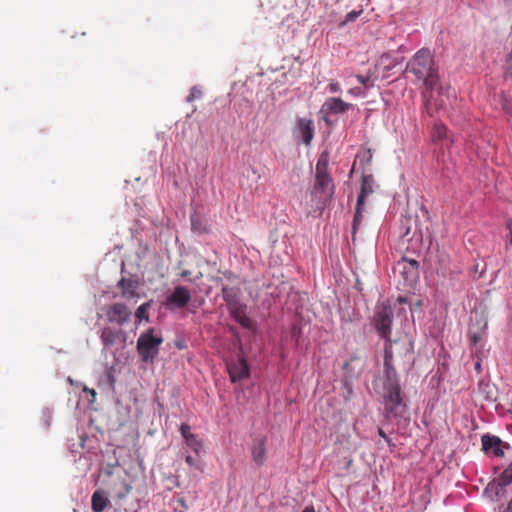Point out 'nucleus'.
I'll use <instances>...</instances> for the list:
<instances>
[{
    "label": "nucleus",
    "instance_id": "obj_1",
    "mask_svg": "<svg viewBox=\"0 0 512 512\" xmlns=\"http://www.w3.org/2000/svg\"><path fill=\"white\" fill-rule=\"evenodd\" d=\"M406 71L412 73L416 81L421 82L424 88L422 95L425 99L427 112L432 115L443 104L433 100V91L441 90L439 87L438 70L433 61L429 49H420L414 57L408 62Z\"/></svg>",
    "mask_w": 512,
    "mask_h": 512
},
{
    "label": "nucleus",
    "instance_id": "obj_2",
    "mask_svg": "<svg viewBox=\"0 0 512 512\" xmlns=\"http://www.w3.org/2000/svg\"><path fill=\"white\" fill-rule=\"evenodd\" d=\"M384 416L388 421L402 418L406 413V404L401 395V388L394 368V349L389 342L384 347Z\"/></svg>",
    "mask_w": 512,
    "mask_h": 512
},
{
    "label": "nucleus",
    "instance_id": "obj_3",
    "mask_svg": "<svg viewBox=\"0 0 512 512\" xmlns=\"http://www.w3.org/2000/svg\"><path fill=\"white\" fill-rule=\"evenodd\" d=\"M328 165L329 155L327 152H323L316 164L315 182L311 190V201L315 210L322 211L334 195L335 185L328 172Z\"/></svg>",
    "mask_w": 512,
    "mask_h": 512
},
{
    "label": "nucleus",
    "instance_id": "obj_4",
    "mask_svg": "<svg viewBox=\"0 0 512 512\" xmlns=\"http://www.w3.org/2000/svg\"><path fill=\"white\" fill-rule=\"evenodd\" d=\"M154 329L150 328L142 333L137 340V352L143 362L153 361L159 353L163 342L161 336H155Z\"/></svg>",
    "mask_w": 512,
    "mask_h": 512
},
{
    "label": "nucleus",
    "instance_id": "obj_5",
    "mask_svg": "<svg viewBox=\"0 0 512 512\" xmlns=\"http://www.w3.org/2000/svg\"><path fill=\"white\" fill-rule=\"evenodd\" d=\"M373 182H374V179H373L372 175H363L362 176L361 190H360V193H359V196L357 199L355 215H354L353 224H352L353 236L355 235L358 226L361 224L366 197L368 195H370L371 193H373V187H372Z\"/></svg>",
    "mask_w": 512,
    "mask_h": 512
},
{
    "label": "nucleus",
    "instance_id": "obj_6",
    "mask_svg": "<svg viewBox=\"0 0 512 512\" xmlns=\"http://www.w3.org/2000/svg\"><path fill=\"white\" fill-rule=\"evenodd\" d=\"M393 320V311L389 306L378 307L374 315V326L379 335L386 340L389 345L391 325Z\"/></svg>",
    "mask_w": 512,
    "mask_h": 512
},
{
    "label": "nucleus",
    "instance_id": "obj_7",
    "mask_svg": "<svg viewBox=\"0 0 512 512\" xmlns=\"http://www.w3.org/2000/svg\"><path fill=\"white\" fill-rule=\"evenodd\" d=\"M105 317L109 323L123 326L130 321L131 311L123 303H113L103 308Z\"/></svg>",
    "mask_w": 512,
    "mask_h": 512
},
{
    "label": "nucleus",
    "instance_id": "obj_8",
    "mask_svg": "<svg viewBox=\"0 0 512 512\" xmlns=\"http://www.w3.org/2000/svg\"><path fill=\"white\" fill-rule=\"evenodd\" d=\"M418 269L419 263L416 260L408 259L407 257H402L399 261H397L394 267V271L398 272L402 278L410 285L418 278Z\"/></svg>",
    "mask_w": 512,
    "mask_h": 512
},
{
    "label": "nucleus",
    "instance_id": "obj_9",
    "mask_svg": "<svg viewBox=\"0 0 512 512\" xmlns=\"http://www.w3.org/2000/svg\"><path fill=\"white\" fill-rule=\"evenodd\" d=\"M191 300V293L185 286H176L173 292L166 298V306L169 308H184Z\"/></svg>",
    "mask_w": 512,
    "mask_h": 512
},
{
    "label": "nucleus",
    "instance_id": "obj_10",
    "mask_svg": "<svg viewBox=\"0 0 512 512\" xmlns=\"http://www.w3.org/2000/svg\"><path fill=\"white\" fill-rule=\"evenodd\" d=\"M314 122L308 118H298L294 134L302 140V142L309 146L314 137Z\"/></svg>",
    "mask_w": 512,
    "mask_h": 512
},
{
    "label": "nucleus",
    "instance_id": "obj_11",
    "mask_svg": "<svg viewBox=\"0 0 512 512\" xmlns=\"http://www.w3.org/2000/svg\"><path fill=\"white\" fill-rule=\"evenodd\" d=\"M482 447L485 452H492L495 456L501 457L504 455V448H509L508 444H505L497 436L483 435L482 436Z\"/></svg>",
    "mask_w": 512,
    "mask_h": 512
},
{
    "label": "nucleus",
    "instance_id": "obj_12",
    "mask_svg": "<svg viewBox=\"0 0 512 512\" xmlns=\"http://www.w3.org/2000/svg\"><path fill=\"white\" fill-rule=\"evenodd\" d=\"M403 225L405 226V232L402 233L403 238H407V240L416 239L421 242L423 239V228L419 223L418 217L412 219L411 217L406 218L403 221Z\"/></svg>",
    "mask_w": 512,
    "mask_h": 512
},
{
    "label": "nucleus",
    "instance_id": "obj_13",
    "mask_svg": "<svg viewBox=\"0 0 512 512\" xmlns=\"http://www.w3.org/2000/svg\"><path fill=\"white\" fill-rule=\"evenodd\" d=\"M266 442L267 438L265 436H258L253 439L251 455L257 466H262L266 461Z\"/></svg>",
    "mask_w": 512,
    "mask_h": 512
},
{
    "label": "nucleus",
    "instance_id": "obj_14",
    "mask_svg": "<svg viewBox=\"0 0 512 512\" xmlns=\"http://www.w3.org/2000/svg\"><path fill=\"white\" fill-rule=\"evenodd\" d=\"M232 382H237L249 376V368L245 359L240 358L227 364Z\"/></svg>",
    "mask_w": 512,
    "mask_h": 512
},
{
    "label": "nucleus",
    "instance_id": "obj_15",
    "mask_svg": "<svg viewBox=\"0 0 512 512\" xmlns=\"http://www.w3.org/2000/svg\"><path fill=\"white\" fill-rule=\"evenodd\" d=\"M351 107V104L344 102L340 98L332 97L328 98L325 103L323 104L322 110L326 114H339V113H345L349 108Z\"/></svg>",
    "mask_w": 512,
    "mask_h": 512
},
{
    "label": "nucleus",
    "instance_id": "obj_16",
    "mask_svg": "<svg viewBox=\"0 0 512 512\" xmlns=\"http://www.w3.org/2000/svg\"><path fill=\"white\" fill-rule=\"evenodd\" d=\"M125 337L126 335L121 329L112 327H104L100 334V340L105 348L111 347L119 338H122L124 341Z\"/></svg>",
    "mask_w": 512,
    "mask_h": 512
},
{
    "label": "nucleus",
    "instance_id": "obj_17",
    "mask_svg": "<svg viewBox=\"0 0 512 512\" xmlns=\"http://www.w3.org/2000/svg\"><path fill=\"white\" fill-rule=\"evenodd\" d=\"M343 369L345 370L346 377H358L364 369V360L359 356H351L350 359L344 363Z\"/></svg>",
    "mask_w": 512,
    "mask_h": 512
},
{
    "label": "nucleus",
    "instance_id": "obj_18",
    "mask_svg": "<svg viewBox=\"0 0 512 512\" xmlns=\"http://www.w3.org/2000/svg\"><path fill=\"white\" fill-rule=\"evenodd\" d=\"M117 286L121 289V297L126 300H130L137 296L136 291L138 284L136 281L123 277L119 280Z\"/></svg>",
    "mask_w": 512,
    "mask_h": 512
},
{
    "label": "nucleus",
    "instance_id": "obj_19",
    "mask_svg": "<svg viewBox=\"0 0 512 512\" xmlns=\"http://www.w3.org/2000/svg\"><path fill=\"white\" fill-rule=\"evenodd\" d=\"M390 343L394 349V358H404L410 356L412 351V344L407 339H397L394 341L390 339Z\"/></svg>",
    "mask_w": 512,
    "mask_h": 512
},
{
    "label": "nucleus",
    "instance_id": "obj_20",
    "mask_svg": "<svg viewBox=\"0 0 512 512\" xmlns=\"http://www.w3.org/2000/svg\"><path fill=\"white\" fill-rule=\"evenodd\" d=\"M110 503L105 492L102 490H96L91 497V509L93 512H102L106 509Z\"/></svg>",
    "mask_w": 512,
    "mask_h": 512
},
{
    "label": "nucleus",
    "instance_id": "obj_21",
    "mask_svg": "<svg viewBox=\"0 0 512 512\" xmlns=\"http://www.w3.org/2000/svg\"><path fill=\"white\" fill-rule=\"evenodd\" d=\"M512 483V463L502 472L498 478L497 484H489L488 489H496V494H499L498 488L503 489Z\"/></svg>",
    "mask_w": 512,
    "mask_h": 512
},
{
    "label": "nucleus",
    "instance_id": "obj_22",
    "mask_svg": "<svg viewBox=\"0 0 512 512\" xmlns=\"http://www.w3.org/2000/svg\"><path fill=\"white\" fill-rule=\"evenodd\" d=\"M151 308V302H145L143 304H141L136 312H135V317L137 318L138 321H149V310Z\"/></svg>",
    "mask_w": 512,
    "mask_h": 512
},
{
    "label": "nucleus",
    "instance_id": "obj_23",
    "mask_svg": "<svg viewBox=\"0 0 512 512\" xmlns=\"http://www.w3.org/2000/svg\"><path fill=\"white\" fill-rule=\"evenodd\" d=\"M186 445L191 448L196 454H199L202 449V441L196 434L189 435L185 440Z\"/></svg>",
    "mask_w": 512,
    "mask_h": 512
},
{
    "label": "nucleus",
    "instance_id": "obj_24",
    "mask_svg": "<svg viewBox=\"0 0 512 512\" xmlns=\"http://www.w3.org/2000/svg\"><path fill=\"white\" fill-rule=\"evenodd\" d=\"M397 64L398 62L395 59H392L389 53L383 54L379 60V65L382 66L385 70H391Z\"/></svg>",
    "mask_w": 512,
    "mask_h": 512
},
{
    "label": "nucleus",
    "instance_id": "obj_25",
    "mask_svg": "<svg viewBox=\"0 0 512 512\" xmlns=\"http://www.w3.org/2000/svg\"><path fill=\"white\" fill-rule=\"evenodd\" d=\"M234 319L243 327L245 328H251L253 325V321L246 316L243 312L235 311L234 312Z\"/></svg>",
    "mask_w": 512,
    "mask_h": 512
},
{
    "label": "nucleus",
    "instance_id": "obj_26",
    "mask_svg": "<svg viewBox=\"0 0 512 512\" xmlns=\"http://www.w3.org/2000/svg\"><path fill=\"white\" fill-rule=\"evenodd\" d=\"M132 486L127 481L121 482V489L116 493V498L118 500H123L128 496V494L131 492Z\"/></svg>",
    "mask_w": 512,
    "mask_h": 512
},
{
    "label": "nucleus",
    "instance_id": "obj_27",
    "mask_svg": "<svg viewBox=\"0 0 512 512\" xmlns=\"http://www.w3.org/2000/svg\"><path fill=\"white\" fill-rule=\"evenodd\" d=\"M447 137V128L444 125H434L433 128V138L437 140H442Z\"/></svg>",
    "mask_w": 512,
    "mask_h": 512
},
{
    "label": "nucleus",
    "instance_id": "obj_28",
    "mask_svg": "<svg viewBox=\"0 0 512 512\" xmlns=\"http://www.w3.org/2000/svg\"><path fill=\"white\" fill-rule=\"evenodd\" d=\"M502 109L508 114L512 116V100L502 96L501 98Z\"/></svg>",
    "mask_w": 512,
    "mask_h": 512
},
{
    "label": "nucleus",
    "instance_id": "obj_29",
    "mask_svg": "<svg viewBox=\"0 0 512 512\" xmlns=\"http://www.w3.org/2000/svg\"><path fill=\"white\" fill-rule=\"evenodd\" d=\"M190 430H191V428L187 423L181 424L180 433H181L182 437L184 438V440H186L189 435H193V433H191Z\"/></svg>",
    "mask_w": 512,
    "mask_h": 512
},
{
    "label": "nucleus",
    "instance_id": "obj_30",
    "mask_svg": "<svg viewBox=\"0 0 512 512\" xmlns=\"http://www.w3.org/2000/svg\"><path fill=\"white\" fill-rule=\"evenodd\" d=\"M201 95V91L199 89H197L196 87H193L190 91V94L188 95L187 97V101L188 102H191L193 101L195 98H198L200 97Z\"/></svg>",
    "mask_w": 512,
    "mask_h": 512
},
{
    "label": "nucleus",
    "instance_id": "obj_31",
    "mask_svg": "<svg viewBox=\"0 0 512 512\" xmlns=\"http://www.w3.org/2000/svg\"><path fill=\"white\" fill-rule=\"evenodd\" d=\"M190 275H191V271H189V270H182V271L180 272V276H181L182 278L187 279V280L192 281V282H195L196 280H198V279L202 276V274H201V273H199V276H197L195 279H190V278H189V277H190Z\"/></svg>",
    "mask_w": 512,
    "mask_h": 512
},
{
    "label": "nucleus",
    "instance_id": "obj_32",
    "mask_svg": "<svg viewBox=\"0 0 512 512\" xmlns=\"http://www.w3.org/2000/svg\"><path fill=\"white\" fill-rule=\"evenodd\" d=\"M378 434H379L380 437H382L385 440V442L390 447L395 446L394 443L392 442V440L386 435V433L384 432V430L382 428H378Z\"/></svg>",
    "mask_w": 512,
    "mask_h": 512
},
{
    "label": "nucleus",
    "instance_id": "obj_33",
    "mask_svg": "<svg viewBox=\"0 0 512 512\" xmlns=\"http://www.w3.org/2000/svg\"><path fill=\"white\" fill-rule=\"evenodd\" d=\"M361 12H362L361 10L360 11H351L346 16V22L355 20L360 15Z\"/></svg>",
    "mask_w": 512,
    "mask_h": 512
},
{
    "label": "nucleus",
    "instance_id": "obj_34",
    "mask_svg": "<svg viewBox=\"0 0 512 512\" xmlns=\"http://www.w3.org/2000/svg\"><path fill=\"white\" fill-rule=\"evenodd\" d=\"M328 90L330 93H336V92L340 91V85L337 82H331L328 85Z\"/></svg>",
    "mask_w": 512,
    "mask_h": 512
},
{
    "label": "nucleus",
    "instance_id": "obj_35",
    "mask_svg": "<svg viewBox=\"0 0 512 512\" xmlns=\"http://www.w3.org/2000/svg\"><path fill=\"white\" fill-rule=\"evenodd\" d=\"M506 228L509 232L508 233L509 244L512 246V219H509L507 221Z\"/></svg>",
    "mask_w": 512,
    "mask_h": 512
},
{
    "label": "nucleus",
    "instance_id": "obj_36",
    "mask_svg": "<svg viewBox=\"0 0 512 512\" xmlns=\"http://www.w3.org/2000/svg\"><path fill=\"white\" fill-rule=\"evenodd\" d=\"M356 78L363 85H366L370 80V76L357 75Z\"/></svg>",
    "mask_w": 512,
    "mask_h": 512
},
{
    "label": "nucleus",
    "instance_id": "obj_37",
    "mask_svg": "<svg viewBox=\"0 0 512 512\" xmlns=\"http://www.w3.org/2000/svg\"><path fill=\"white\" fill-rule=\"evenodd\" d=\"M185 461L189 466H196V460L192 456H186Z\"/></svg>",
    "mask_w": 512,
    "mask_h": 512
},
{
    "label": "nucleus",
    "instance_id": "obj_38",
    "mask_svg": "<svg viewBox=\"0 0 512 512\" xmlns=\"http://www.w3.org/2000/svg\"><path fill=\"white\" fill-rule=\"evenodd\" d=\"M422 216L424 219L429 220V212L425 206L421 207Z\"/></svg>",
    "mask_w": 512,
    "mask_h": 512
},
{
    "label": "nucleus",
    "instance_id": "obj_39",
    "mask_svg": "<svg viewBox=\"0 0 512 512\" xmlns=\"http://www.w3.org/2000/svg\"><path fill=\"white\" fill-rule=\"evenodd\" d=\"M470 339L473 344H476L480 340V337L476 333H473L471 334Z\"/></svg>",
    "mask_w": 512,
    "mask_h": 512
},
{
    "label": "nucleus",
    "instance_id": "obj_40",
    "mask_svg": "<svg viewBox=\"0 0 512 512\" xmlns=\"http://www.w3.org/2000/svg\"><path fill=\"white\" fill-rule=\"evenodd\" d=\"M503 512H512V497H511V500L509 501L506 509Z\"/></svg>",
    "mask_w": 512,
    "mask_h": 512
},
{
    "label": "nucleus",
    "instance_id": "obj_41",
    "mask_svg": "<svg viewBox=\"0 0 512 512\" xmlns=\"http://www.w3.org/2000/svg\"><path fill=\"white\" fill-rule=\"evenodd\" d=\"M84 391L91 394L93 397H95V395H96V392L94 389H89V388L85 387Z\"/></svg>",
    "mask_w": 512,
    "mask_h": 512
},
{
    "label": "nucleus",
    "instance_id": "obj_42",
    "mask_svg": "<svg viewBox=\"0 0 512 512\" xmlns=\"http://www.w3.org/2000/svg\"><path fill=\"white\" fill-rule=\"evenodd\" d=\"M349 92L351 94H353V95H359L360 94V90L358 88L351 89Z\"/></svg>",
    "mask_w": 512,
    "mask_h": 512
},
{
    "label": "nucleus",
    "instance_id": "obj_43",
    "mask_svg": "<svg viewBox=\"0 0 512 512\" xmlns=\"http://www.w3.org/2000/svg\"><path fill=\"white\" fill-rule=\"evenodd\" d=\"M222 291H223L224 299H228V296H229L228 295V288L225 287V288L222 289Z\"/></svg>",
    "mask_w": 512,
    "mask_h": 512
},
{
    "label": "nucleus",
    "instance_id": "obj_44",
    "mask_svg": "<svg viewBox=\"0 0 512 512\" xmlns=\"http://www.w3.org/2000/svg\"><path fill=\"white\" fill-rule=\"evenodd\" d=\"M303 512H315L313 507H306Z\"/></svg>",
    "mask_w": 512,
    "mask_h": 512
},
{
    "label": "nucleus",
    "instance_id": "obj_45",
    "mask_svg": "<svg viewBox=\"0 0 512 512\" xmlns=\"http://www.w3.org/2000/svg\"><path fill=\"white\" fill-rule=\"evenodd\" d=\"M179 503H180V505H181L182 507L187 508V506H186V503H185L184 499H180V500H179Z\"/></svg>",
    "mask_w": 512,
    "mask_h": 512
},
{
    "label": "nucleus",
    "instance_id": "obj_46",
    "mask_svg": "<svg viewBox=\"0 0 512 512\" xmlns=\"http://www.w3.org/2000/svg\"><path fill=\"white\" fill-rule=\"evenodd\" d=\"M476 368L479 369L480 368V363H476Z\"/></svg>",
    "mask_w": 512,
    "mask_h": 512
}]
</instances>
